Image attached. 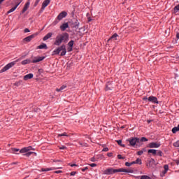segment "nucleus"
<instances>
[{
    "mask_svg": "<svg viewBox=\"0 0 179 179\" xmlns=\"http://www.w3.org/2000/svg\"><path fill=\"white\" fill-rule=\"evenodd\" d=\"M91 162H96V158L94 157L91 158Z\"/></svg>",
    "mask_w": 179,
    "mask_h": 179,
    "instance_id": "obj_54",
    "label": "nucleus"
},
{
    "mask_svg": "<svg viewBox=\"0 0 179 179\" xmlns=\"http://www.w3.org/2000/svg\"><path fill=\"white\" fill-rule=\"evenodd\" d=\"M59 136H69L66 134V132H64L63 134H58V137Z\"/></svg>",
    "mask_w": 179,
    "mask_h": 179,
    "instance_id": "obj_35",
    "label": "nucleus"
},
{
    "mask_svg": "<svg viewBox=\"0 0 179 179\" xmlns=\"http://www.w3.org/2000/svg\"><path fill=\"white\" fill-rule=\"evenodd\" d=\"M146 166L150 169H153L156 166V161H155V159L151 158L150 160H148Z\"/></svg>",
    "mask_w": 179,
    "mask_h": 179,
    "instance_id": "obj_8",
    "label": "nucleus"
},
{
    "mask_svg": "<svg viewBox=\"0 0 179 179\" xmlns=\"http://www.w3.org/2000/svg\"><path fill=\"white\" fill-rule=\"evenodd\" d=\"M69 165L71 166V167H78V165L76 164H69Z\"/></svg>",
    "mask_w": 179,
    "mask_h": 179,
    "instance_id": "obj_43",
    "label": "nucleus"
},
{
    "mask_svg": "<svg viewBox=\"0 0 179 179\" xmlns=\"http://www.w3.org/2000/svg\"><path fill=\"white\" fill-rule=\"evenodd\" d=\"M162 144H160L159 142H152L150 143H149V148H160Z\"/></svg>",
    "mask_w": 179,
    "mask_h": 179,
    "instance_id": "obj_10",
    "label": "nucleus"
},
{
    "mask_svg": "<svg viewBox=\"0 0 179 179\" xmlns=\"http://www.w3.org/2000/svg\"><path fill=\"white\" fill-rule=\"evenodd\" d=\"M116 142H117V145H120V146H122L123 148L125 147L124 145H122V141H121V140H117Z\"/></svg>",
    "mask_w": 179,
    "mask_h": 179,
    "instance_id": "obj_33",
    "label": "nucleus"
},
{
    "mask_svg": "<svg viewBox=\"0 0 179 179\" xmlns=\"http://www.w3.org/2000/svg\"><path fill=\"white\" fill-rule=\"evenodd\" d=\"M132 164H135V162H126L125 163V166H127V167H131V166H132Z\"/></svg>",
    "mask_w": 179,
    "mask_h": 179,
    "instance_id": "obj_31",
    "label": "nucleus"
},
{
    "mask_svg": "<svg viewBox=\"0 0 179 179\" xmlns=\"http://www.w3.org/2000/svg\"><path fill=\"white\" fill-rule=\"evenodd\" d=\"M66 176H69V173H66Z\"/></svg>",
    "mask_w": 179,
    "mask_h": 179,
    "instance_id": "obj_62",
    "label": "nucleus"
},
{
    "mask_svg": "<svg viewBox=\"0 0 179 179\" xmlns=\"http://www.w3.org/2000/svg\"><path fill=\"white\" fill-rule=\"evenodd\" d=\"M117 37H118V34H114L109 39L108 41H111V40H117Z\"/></svg>",
    "mask_w": 179,
    "mask_h": 179,
    "instance_id": "obj_21",
    "label": "nucleus"
},
{
    "mask_svg": "<svg viewBox=\"0 0 179 179\" xmlns=\"http://www.w3.org/2000/svg\"><path fill=\"white\" fill-rule=\"evenodd\" d=\"M24 33H30V30H29L28 28H26V29L24 30Z\"/></svg>",
    "mask_w": 179,
    "mask_h": 179,
    "instance_id": "obj_44",
    "label": "nucleus"
},
{
    "mask_svg": "<svg viewBox=\"0 0 179 179\" xmlns=\"http://www.w3.org/2000/svg\"><path fill=\"white\" fill-rule=\"evenodd\" d=\"M148 124H150L152 122V120H148Z\"/></svg>",
    "mask_w": 179,
    "mask_h": 179,
    "instance_id": "obj_58",
    "label": "nucleus"
},
{
    "mask_svg": "<svg viewBox=\"0 0 179 179\" xmlns=\"http://www.w3.org/2000/svg\"><path fill=\"white\" fill-rule=\"evenodd\" d=\"M13 152H19V149L17 148H13Z\"/></svg>",
    "mask_w": 179,
    "mask_h": 179,
    "instance_id": "obj_47",
    "label": "nucleus"
},
{
    "mask_svg": "<svg viewBox=\"0 0 179 179\" xmlns=\"http://www.w3.org/2000/svg\"><path fill=\"white\" fill-rule=\"evenodd\" d=\"M102 152H108V148H103Z\"/></svg>",
    "mask_w": 179,
    "mask_h": 179,
    "instance_id": "obj_45",
    "label": "nucleus"
},
{
    "mask_svg": "<svg viewBox=\"0 0 179 179\" xmlns=\"http://www.w3.org/2000/svg\"><path fill=\"white\" fill-rule=\"evenodd\" d=\"M33 153H34L36 155V153L34 152H28L24 154V156H26L27 157H29L30 156H31V155H33Z\"/></svg>",
    "mask_w": 179,
    "mask_h": 179,
    "instance_id": "obj_28",
    "label": "nucleus"
},
{
    "mask_svg": "<svg viewBox=\"0 0 179 179\" xmlns=\"http://www.w3.org/2000/svg\"><path fill=\"white\" fill-rule=\"evenodd\" d=\"M20 59H17L14 62H12L10 63H8L7 65H6L1 70H0V73H2V72H6L8 69H10L12 66H15L16 65L17 62H19Z\"/></svg>",
    "mask_w": 179,
    "mask_h": 179,
    "instance_id": "obj_4",
    "label": "nucleus"
},
{
    "mask_svg": "<svg viewBox=\"0 0 179 179\" xmlns=\"http://www.w3.org/2000/svg\"><path fill=\"white\" fill-rule=\"evenodd\" d=\"M54 162H56V161H54ZM57 162H61V160H57Z\"/></svg>",
    "mask_w": 179,
    "mask_h": 179,
    "instance_id": "obj_60",
    "label": "nucleus"
},
{
    "mask_svg": "<svg viewBox=\"0 0 179 179\" xmlns=\"http://www.w3.org/2000/svg\"><path fill=\"white\" fill-rule=\"evenodd\" d=\"M130 146H138L139 143V138H131L128 140Z\"/></svg>",
    "mask_w": 179,
    "mask_h": 179,
    "instance_id": "obj_7",
    "label": "nucleus"
},
{
    "mask_svg": "<svg viewBox=\"0 0 179 179\" xmlns=\"http://www.w3.org/2000/svg\"><path fill=\"white\" fill-rule=\"evenodd\" d=\"M69 47H73V41H71L70 42H69L68 43Z\"/></svg>",
    "mask_w": 179,
    "mask_h": 179,
    "instance_id": "obj_37",
    "label": "nucleus"
},
{
    "mask_svg": "<svg viewBox=\"0 0 179 179\" xmlns=\"http://www.w3.org/2000/svg\"><path fill=\"white\" fill-rule=\"evenodd\" d=\"M22 0H14V3L15 6L10 8L7 13L6 15H9V13H12V12H15L16 9L17 8V6H19L22 3Z\"/></svg>",
    "mask_w": 179,
    "mask_h": 179,
    "instance_id": "obj_6",
    "label": "nucleus"
},
{
    "mask_svg": "<svg viewBox=\"0 0 179 179\" xmlns=\"http://www.w3.org/2000/svg\"><path fill=\"white\" fill-rule=\"evenodd\" d=\"M52 37V33L49 32L43 37V41L48 40V38H51Z\"/></svg>",
    "mask_w": 179,
    "mask_h": 179,
    "instance_id": "obj_19",
    "label": "nucleus"
},
{
    "mask_svg": "<svg viewBox=\"0 0 179 179\" xmlns=\"http://www.w3.org/2000/svg\"><path fill=\"white\" fill-rule=\"evenodd\" d=\"M66 89V85H62L60 88H57V92H64V90Z\"/></svg>",
    "mask_w": 179,
    "mask_h": 179,
    "instance_id": "obj_25",
    "label": "nucleus"
},
{
    "mask_svg": "<svg viewBox=\"0 0 179 179\" xmlns=\"http://www.w3.org/2000/svg\"><path fill=\"white\" fill-rule=\"evenodd\" d=\"M76 26H78V24H77V22H76Z\"/></svg>",
    "mask_w": 179,
    "mask_h": 179,
    "instance_id": "obj_61",
    "label": "nucleus"
},
{
    "mask_svg": "<svg viewBox=\"0 0 179 179\" xmlns=\"http://www.w3.org/2000/svg\"><path fill=\"white\" fill-rule=\"evenodd\" d=\"M30 150H34L32 146L23 148L20 150V153H27V152H30Z\"/></svg>",
    "mask_w": 179,
    "mask_h": 179,
    "instance_id": "obj_9",
    "label": "nucleus"
},
{
    "mask_svg": "<svg viewBox=\"0 0 179 179\" xmlns=\"http://www.w3.org/2000/svg\"><path fill=\"white\" fill-rule=\"evenodd\" d=\"M90 167H96V166H97V164H90Z\"/></svg>",
    "mask_w": 179,
    "mask_h": 179,
    "instance_id": "obj_48",
    "label": "nucleus"
},
{
    "mask_svg": "<svg viewBox=\"0 0 179 179\" xmlns=\"http://www.w3.org/2000/svg\"><path fill=\"white\" fill-rule=\"evenodd\" d=\"M115 173H134V171L132 169H126L124 168L117 169L108 168L103 171V174H106V176H112L113 174H115Z\"/></svg>",
    "mask_w": 179,
    "mask_h": 179,
    "instance_id": "obj_1",
    "label": "nucleus"
},
{
    "mask_svg": "<svg viewBox=\"0 0 179 179\" xmlns=\"http://www.w3.org/2000/svg\"><path fill=\"white\" fill-rule=\"evenodd\" d=\"M62 51V52H61ZM59 52H61L60 55L61 57H64L66 55V47L65 45H62L60 47L55 49L53 52L52 55H59Z\"/></svg>",
    "mask_w": 179,
    "mask_h": 179,
    "instance_id": "obj_3",
    "label": "nucleus"
},
{
    "mask_svg": "<svg viewBox=\"0 0 179 179\" xmlns=\"http://www.w3.org/2000/svg\"><path fill=\"white\" fill-rule=\"evenodd\" d=\"M178 127H173V129H172V132H173V134H176V132H178Z\"/></svg>",
    "mask_w": 179,
    "mask_h": 179,
    "instance_id": "obj_32",
    "label": "nucleus"
},
{
    "mask_svg": "<svg viewBox=\"0 0 179 179\" xmlns=\"http://www.w3.org/2000/svg\"><path fill=\"white\" fill-rule=\"evenodd\" d=\"M33 73H29L24 76V80H29V79H33Z\"/></svg>",
    "mask_w": 179,
    "mask_h": 179,
    "instance_id": "obj_18",
    "label": "nucleus"
},
{
    "mask_svg": "<svg viewBox=\"0 0 179 179\" xmlns=\"http://www.w3.org/2000/svg\"><path fill=\"white\" fill-rule=\"evenodd\" d=\"M1 3H2L1 2H0V5H1Z\"/></svg>",
    "mask_w": 179,
    "mask_h": 179,
    "instance_id": "obj_63",
    "label": "nucleus"
},
{
    "mask_svg": "<svg viewBox=\"0 0 179 179\" xmlns=\"http://www.w3.org/2000/svg\"><path fill=\"white\" fill-rule=\"evenodd\" d=\"M164 170L161 173V177H164V175L167 173V171H169V165L166 164L164 166Z\"/></svg>",
    "mask_w": 179,
    "mask_h": 179,
    "instance_id": "obj_16",
    "label": "nucleus"
},
{
    "mask_svg": "<svg viewBox=\"0 0 179 179\" xmlns=\"http://www.w3.org/2000/svg\"><path fill=\"white\" fill-rule=\"evenodd\" d=\"M36 36H37V34L30 35V36L24 38V41H27V43H29V41H31V40H33V38H34V37H36Z\"/></svg>",
    "mask_w": 179,
    "mask_h": 179,
    "instance_id": "obj_13",
    "label": "nucleus"
},
{
    "mask_svg": "<svg viewBox=\"0 0 179 179\" xmlns=\"http://www.w3.org/2000/svg\"><path fill=\"white\" fill-rule=\"evenodd\" d=\"M30 62H31V61L29 59H27L25 60H23L21 64L22 65H27V64H30Z\"/></svg>",
    "mask_w": 179,
    "mask_h": 179,
    "instance_id": "obj_24",
    "label": "nucleus"
},
{
    "mask_svg": "<svg viewBox=\"0 0 179 179\" xmlns=\"http://www.w3.org/2000/svg\"><path fill=\"white\" fill-rule=\"evenodd\" d=\"M68 27H69V24L68 22L64 23L60 26V30L62 31H65Z\"/></svg>",
    "mask_w": 179,
    "mask_h": 179,
    "instance_id": "obj_14",
    "label": "nucleus"
},
{
    "mask_svg": "<svg viewBox=\"0 0 179 179\" xmlns=\"http://www.w3.org/2000/svg\"><path fill=\"white\" fill-rule=\"evenodd\" d=\"M141 179H152V178L148 176H141Z\"/></svg>",
    "mask_w": 179,
    "mask_h": 179,
    "instance_id": "obj_34",
    "label": "nucleus"
},
{
    "mask_svg": "<svg viewBox=\"0 0 179 179\" xmlns=\"http://www.w3.org/2000/svg\"><path fill=\"white\" fill-rule=\"evenodd\" d=\"M134 164H142V159L138 158L136 161L133 162Z\"/></svg>",
    "mask_w": 179,
    "mask_h": 179,
    "instance_id": "obj_27",
    "label": "nucleus"
},
{
    "mask_svg": "<svg viewBox=\"0 0 179 179\" xmlns=\"http://www.w3.org/2000/svg\"><path fill=\"white\" fill-rule=\"evenodd\" d=\"M59 148L60 149V150H64V149H66V147L63 145V146L59 147Z\"/></svg>",
    "mask_w": 179,
    "mask_h": 179,
    "instance_id": "obj_42",
    "label": "nucleus"
},
{
    "mask_svg": "<svg viewBox=\"0 0 179 179\" xmlns=\"http://www.w3.org/2000/svg\"><path fill=\"white\" fill-rule=\"evenodd\" d=\"M76 171H72L70 173V176H76Z\"/></svg>",
    "mask_w": 179,
    "mask_h": 179,
    "instance_id": "obj_46",
    "label": "nucleus"
},
{
    "mask_svg": "<svg viewBox=\"0 0 179 179\" xmlns=\"http://www.w3.org/2000/svg\"><path fill=\"white\" fill-rule=\"evenodd\" d=\"M41 0H36L35 3L34 5V7L37 6L38 5V3L40 2Z\"/></svg>",
    "mask_w": 179,
    "mask_h": 179,
    "instance_id": "obj_41",
    "label": "nucleus"
},
{
    "mask_svg": "<svg viewBox=\"0 0 179 179\" xmlns=\"http://www.w3.org/2000/svg\"><path fill=\"white\" fill-rule=\"evenodd\" d=\"M59 169H62V168H59Z\"/></svg>",
    "mask_w": 179,
    "mask_h": 179,
    "instance_id": "obj_64",
    "label": "nucleus"
},
{
    "mask_svg": "<svg viewBox=\"0 0 179 179\" xmlns=\"http://www.w3.org/2000/svg\"><path fill=\"white\" fill-rule=\"evenodd\" d=\"M157 156H163V152H162V150H157V153H156Z\"/></svg>",
    "mask_w": 179,
    "mask_h": 179,
    "instance_id": "obj_30",
    "label": "nucleus"
},
{
    "mask_svg": "<svg viewBox=\"0 0 179 179\" xmlns=\"http://www.w3.org/2000/svg\"><path fill=\"white\" fill-rule=\"evenodd\" d=\"M38 48L39 50H43V49L47 50V44L43 43V44L40 45L39 46H38Z\"/></svg>",
    "mask_w": 179,
    "mask_h": 179,
    "instance_id": "obj_22",
    "label": "nucleus"
},
{
    "mask_svg": "<svg viewBox=\"0 0 179 179\" xmlns=\"http://www.w3.org/2000/svg\"><path fill=\"white\" fill-rule=\"evenodd\" d=\"M176 37H177V38H179V33H178V34H176Z\"/></svg>",
    "mask_w": 179,
    "mask_h": 179,
    "instance_id": "obj_57",
    "label": "nucleus"
},
{
    "mask_svg": "<svg viewBox=\"0 0 179 179\" xmlns=\"http://www.w3.org/2000/svg\"><path fill=\"white\" fill-rule=\"evenodd\" d=\"M107 155L108 156V157H111V156H113V153L109 152V153H108Z\"/></svg>",
    "mask_w": 179,
    "mask_h": 179,
    "instance_id": "obj_52",
    "label": "nucleus"
},
{
    "mask_svg": "<svg viewBox=\"0 0 179 179\" xmlns=\"http://www.w3.org/2000/svg\"><path fill=\"white\" fill-rule=\"evenodd\" d=\"M143 100H149V98L145 97V98H143Z\"/></svg>",
    "mask_w": 179,
    "mask_h": 179,
    "instance_id": "obj_55",
    "label": "nucleus"
},
{
    "mask_svg": "<svg viewBox=\"0 0 179 179\" xmlns=\"http://www.w3.org/2000/svg\"><path fill=\"white\" fill-rule=\"evenodd\" d=\"M88 22H92V19L90 17H88Z\"/></svg>",
    "mask_w": 179,
    "mask_h": 179,
    "instance_id": "obj_56",
    "label": "nucleus"
},
{
    "mask_svg": "<svg viewBox=\"0 0 179 179\" xmlns=\"http://www.w3.org/2000/svg\"><path fill=\"white\" fill-rule=\"evenodd\" d=\"M50 2H51V0H45L43 3H42L41 10H44L48 5H50Z\"/></svg>",
    "mask_w": 179,
    "mask_h": 179,
    "instance_id": "obj_12",
    "label": "nucleus"
},
{
    "mask_svg": "<svg viewBox=\"0 0 179 179\" xmlns=\"http://www.w3.org/2000/svg\"><path fill=\"white\" fill-rule=\"evenodd\" d=\"M69 40V34L68 33H63L59 34L56 37V40L55 41V45H61L62 43H68Z\"/></svg>",
    "mask_w": 179,
    "mask_h": 179,
    "instance_id": "obj_2",
    "label": "nucleus"
},
{
    "mask_svg": "<svg viewBox=\"0 0 179 179\" xmlns=\"http://www.w3.org/2000/svg\"><path fill=\"white\" fill-rule=\"evenodd\" d=\"M87 169H89V168H87V166H86L84 169H82L81 170H82V171L85 172L86 170H87Z\"/></svg>",
    "mask_w": 179,
    "mask_h": 179,
    "instance_id": "obj_51",
    "label": "nucleus"
},
{
    "mask_svg": "<svg viewBox=\"0 0 179 179\" xmlns=\"http://www.w3.org/2000/svg\"><path fill=\"white\" fill-rule=\"evenodd\" d=\"M117 159L124 160V159H125V157H122L121 155H118Z\"/></svg>",
    "mask_w": 179,
    "mask_h": 179,
    "instance_id": "obj_39",
    "label": "nucleus"
},
{
    "mask_svg": "<svg viewBox=\"0 0 179 179\" xmlns=\"http://www.w3.org/2000/svg\"><path fill=\"white\" fill-rule=\"evenodd\" d=\"M148 153H152L154 156H156V154L157 153V150H148Z\"/></svg>",
    "mask_w": 179,
    "mask_h": 179,
    "instance_id": "obj_26",
    "label": "nucleus"
},
{
    "mask_svg": "<svg viewBox=\"0 0 179 179\" xmlns=\"http://www.w3.org/2000/svg\"><path fill=\"white\" fill-rule=\"evenodd\" d=\"M52 170H57V168H42L41 171H51Z\"/></svg>",
    "mask_w": 179,
    "mask_h": 179,
    "instance_id": "obj_20",
    "label": "nucleus"
},
{
    "mask_svg": "<svg viewBox=\"0 0 179 179\" xmlns=\"http://www.w3.org/2000/svg\"><path fill=\"white\" fill-rule=\"evenodd\" d=\"M148 101L154 103L155 104H159V101H157V98H156V96H150L148 97Z\"/></svg>",
    "mask_w": 179,
    "mask_h": 179,
    "instance_id": "obj_11",
    "label": "nucleus"
},
{
    "mask_svg": "<svg viewBox=\"0 0 179 179\" xmlns=\"http://www.w3.org/2000/svg\"><path fill=\"white\" fill-rule=\"evenodd\" d=\"M176 163L177 166H179V159L176 160Z\"/></svg>",
    "mask_w": 179,
    "mask_h": 179,
    "instance_id": "obj_53",
    "label": "nucleus"
},
{
    "mask_svg": "<svg viewBox=\"0 0 179 179\" xmlns=\"http://www.w3.org/2000/svg\"><path fill=\"white\" fill-rule=\"evenodd\" d=\"M29 6H30V1H27L22 9V13H24V12H26V10L29 9Z\"/></svg>",
    "mask_w": 179,
    "mask_h": 179,
    "instance_id": "obj_17",
    "label": "nucleus"
},
{
    "mask_svg": "<svg viewBox=\"0 0 179 179\" xmlns=\"http://www.w3.org/2000/svg\"><path fill=\"white\" fill-rule=\"evenodd\" d=\"M5 0H0V2L2 3Z\"/></svg>",
    "mask_w": 179,
    "mask_h": 179,
    "instance_id": "obj_59",
    "label": "nucleus"
},
{
    "mask_svg": "<svg viewBox=\"0 0 179 179\" xmlns=\"http://www.w3.org/2000/svg\"><path fill=\"white\" fill-rule=\"evenodd\" d=\"M141 142H148V138L142 137L141 139L139 138V143H141Z\"/></svg>",
    "mask_w": 179,
    "mask_h": 179,
    "instance_id": "obj_29",
    "label": "nucleus"
},
{
    "mask_svg": "<svg viewBox=\"0 0 179 179\" xmlns=\"http://www.w3.org/2000/svg\"><path fill=\"white\" fill-rule=\"evenodd\" d=\"M45 58V57H34L32 62L33 64H36V62H41V61H43Z\"/></svg>",
    "mask_w": 179,
    "mask_h": 179,
    "instance_id": "obj_15",
    "label": "nucleus"
},
{
    "mask_svg": "<svg viewBox=\"0 0 179 179\" xmlns=\"http://www.w3.org/2000/svg\"><path fill=\"white\" fill-rule=\"evenodd\" d=\"M72 50H73V48H72V47H69V48H68V52H71V51H72Z\"/></svg>",
    "mask_w": 179,
    "mask_h": 179,
    "instance_id": "obj_49",
    "label": "nucleus"
},
{
    "mask_svg": "<svg viewBox=\"0 0 179 179\" xmlns=\"http://www.w3.org/2000/svg\"><path fill=\"white\" fill-rule=\"evenodd\" d=\"M113 86L111 85V83H107L106 84V90H113Z\"/></svg>",
    "mask_w": 179,
    "mask_h": 179,
    "instance_id": "obj_23",
    "label": "nucleus"
},
{
    "mask_svg": "<svg viewBox=\"0 0 179 179\" xmlns=\"http://www.w3.org/2000/svg\"><path fill=\"white\" fill-rule=\"evenodd\" d=\"M55 173V174H59L60 173H62V171H56Z\"/></svg>",
    "mask_w": 179,
    "mask_h": 179,
    "instance_id": "obj_50",
    "label": "nucleus"
},
{
    "mask_svg": "<svg viewBox=\"0 0 179 179\" xmlns=\"http://www.w3.org/2000/svg\"><path fill=\"white\" fill-rule=\"evenodd\" d=\"M68 13L66 11H62V13H60L57 19L54 21L53 24H58V23H59V21L62 20V19H64V17H66Z\"/></svg>",
    "mask_w": 179,
    "mask_h": 179,
    "instance_id": "obj_5",
    "label": "nucleus"
},
{
    "mask_svg": "<svg viewBox=\"0 0 179 179\" xmlns=\"http://www.w3.org/2000/svg\"><path fill=\"white\" fill-rule=\"evenodd\" d=\"M174 10H175V12H178V10H179V4H178L177 6H176L174 7Z\"/></svg>",
    "mask_w": 179,
    "mask_h": 179,
    "instance_id": "obj_38",
    "label": "nucleus"
},
{
    "mask_svg": "<svg viewBox=\"0 0 179 179\" xmlns=\"http://www.w3.org/2000/svg\"><path fill=\"white\" fill-rule=\"evenodd\" d=\"M137 155H138V156H142V155H143V150H140L137 152Z\"/></svg>",
    "mask_w": 179,
    "mask_h": 179,
    "instance_id": "obj_40",
    "label": "nucleus"
},
{
    "mask_svg": "<svg viewBox=\"0 0 179 179\" xmlns=\"http://www.w3.org/2000/svg\"><path fill=\"white\" fill-rule=\"evenodd\" d=\"M173 146H174L175 148H179V141H178L173 143Z\"/></svg>",
    "mask_w": 179,
    "mask_h": 179,
    "instance_id": "obj_36",
    "label": "nucleus"
}]
</instances>
